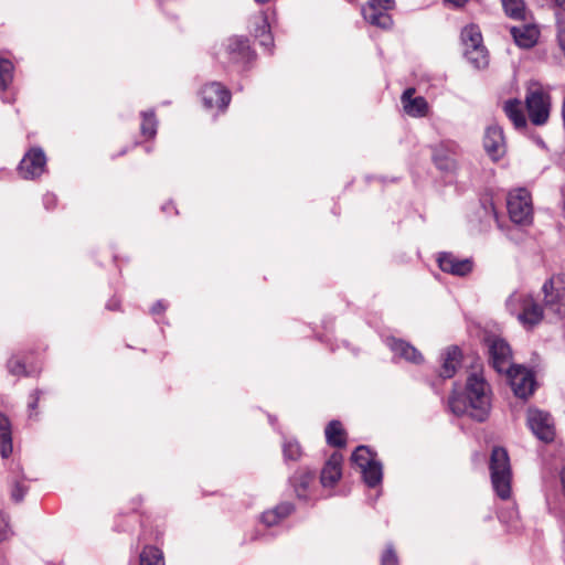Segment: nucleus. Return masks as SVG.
Masks as SVG:
<instances>
[{"instance_id": "1", "label": "nucleus", "mask_w": 565, "mask_h": 565, "mask_svg": "<svg viewBox=\"0 0 565 565\" xmlns=\"http://www.w3.org/2000/svg\"><path fill=\"white\" fill-rule=\"evenodd\" d=\"M452 413L467 414L477 422H483L490 413L489 385L481 372H472L467 377L466 393L463 397L452 396L449 399Z\"/></svg>"}, {"instance_id": "2", "label": "nucleus", "mask_w": 565, "mask_h": 565, "mask_svg": "<svg viewBox=\"0 0 565 565\" xmlns=\"http://www.w3.org/2000/svg\"><path fill=\"white\" fill-rule=\"evenodd\" d=\"M491 481L497 494L507 500L511 494V467L508 452L502 447L493 448L490 458Z\"/></svg>"}, {"instance_id": "3", "label": "nucleus", "mask_w": 565, "mask_h": 565, "mask_svg": "<svg viewBox=\"0 0 565 565\" xmlns=\"http://www.w3.org/2000/svg\"><path fill=\"white\" fill-rule=\"evenodd\" d=\"M351 460L360 469L363 480L369 487L373 488L381 483L383 477L382 465L375 459V454L369 447H356Z\"/></svg>"}, {"instance_id": "4", "label": "nucleus", "mask_w": 565, "mask_h": 565, "mask_svg": "<svg viewBox=\"0 0 565 565\" xmlns=\"http://www.w3.org/2000/svg\"><path fill=\"white\" fill-rule=\"evenodd\" d=\"M508 212L512 222L526 225L533 218V205L530 192L526 189H516L508 195Z\"/></svg>"}, {"instance_id": "5", "label": "nucleus", "mask_w": 565, "mask_h": 565, "mask_svg": "<svg viewBox=\"0 0 565 565\" xmlns=\"http://www.w3.org/2000/svg\"><path fill=\"white\" fill-rule=\"evenodd\" d=\"M545 308L557 317L565 315V275L551 277L542 288Z\"/></svg>"}, {"instance_id": "6", "label": "nucleus", "mask_w": 565, "mask_h": 565, "mask_svg": "<svg viewBox=\"0 0 565 565\" xmlns=\"http://www.w3.org/2000/svg\"><path fill=\"white\" fill-rule=\"evenodd\" d=\"M526 109L533 125H544L550 116V96L541 88H530L525 96Z\"/></svg>"}, {"instance_id": "7", "label": "nucleus", "mask_w": 565, "mask_h": 565, "mask_svg": "<svg viewBox=\"0 0 565 565\" xmlns=\"http://www.w3.org/2000/svg\"><path fill=\"white\" fill-rule=\"evenodd\" d=\"M489 348V361L492 367L498 372H508L513 367L512 352L510 345L500 338L493 337L487 340Z\"/></svg>"}, {"instance_id": "8", "label": "nucleus", "mask_w": 565, "mask_h": 565, "mask_svg": "<svg viewBox=\"0 0 565 565\" xmlns=\"http://www.w3.org/2000/svg\"><path fill=\"white\" fill-rule=\"evenodd\" d=\"M507 373L510 379L511 388L515 396L520 398H527L533 394L535 380L531 371L521 366H513Z\"/></svg>"}, {"instance_id": "9", "label": "nucleus", "mask_w": 565, "mask_h": 565, "mask_svg": "<svg viewBox=\"0 0 565 565\" xmlns=\"http://www.w3.org/2000/svg\"><path fill=\"white\" fill-rule=\"evenodd\" d=\"M46 164V158L41 148H32L22 158L19 164V173L23 179L32 180L40 177Z\"/></svg>"}, {"instance_id": "10", "label": "nucleus", "mask_w": 565, "mask_h": 565, "mask_svg": "<svg viewBox=\"0 0 565 565\" xmlns=\"http://www.w3.org/2000/svg\"><path fill=\"white\" fill-rule=\"evenodd\" d=\"M527 424L533 434L543 441H552L554 438V426L550 414L539 409H530Z\"/></svg>"}, {"instance_id": "11", "label": "nucleus", "mask_w": 565, "mask_h": 565, "mask_svg": "<svg viewBox=\"0 0 565 565\" xmlns=\"http://www.w3.org/2000/svg\"><path fill=\"white\" fill-rule=\"evenodd\" d=\"M202 100L206 108L224 110L231 102V93L220 83L206 84L201 89Z\"/></svg>"}, {"instance_id": "12", "label": "nucleus", "mask_w": 565, "mask_h": 565, "mask_svg": "<svg viewBox=\"0 0 565 565\" xmlns=\"http://www.w3.org/2000/svg\"><path fill=\"white\" fill-rule=\"evenodd\" d=\"M438 266L444 273L463 277L472 271L473 263L470 258L460 259L451 253H440Z\"/></svg>"}, {"instance_id": "13", "label": "nucleus", "mask_w": 565, "mask_h": 565, "mask_svg": "<svg viewBox=\"0 0 565 565\" xmlns=\"http://www.w3.org/2000/svg\"><path fill=\"white\" fill-rule=\"evenodd\" d=\"M483 147L493 160L500 159L505 153V141L501 127L493 125L487 128Z\"/></svg>"}, {"instance_id": "14", "label": "nucleus", "mask_w": 565, "mask_h": 565, "mask_svg": "<svg viewBox=\"0 0 565 565\" xmlns=\"http://www.w3.org/2000/svg\"><path fill=\"white\" fill-rule=\"evenodd\" d=\"M415 88L409 87L402 94L401 102L404 111L415 118L425 117L428 113V103L422 96H414Z\"/></svg>"}, {"instance_id": "15", "label": "nucleus", "mask_w": 565, "mask_h": 565, "mask_svg": "<svg viewBox=\"0 0 565 565\" xmlns=\"http://www.w3.org/2000/svg\"><path fill=\"white\" fill-rule=\"evenodd\" d=\"M342 461L343 457L339 452H333L324 463L320 481L323 487H333L342 476Z\"/></svg>"}, {"instance_id": "16", "label": "nucleus", "mask_w": 565, "mask_h": 565, "mask_svg": "<svg viewBox=\"0 0 565 565\" xmlns=\"http://www.w3.org/2000/svg\"><path fill=\"white\" fill-rule=\"evenodd\" d=\"M391 8H384L376 3L367 2L362 8V14L365 21H367L370 24L387 29L392 25V19L387 11Z\"/></svg>"}, {"instance_id": "17", "label": "nucleus", "mask_w": 565, "mask_h": 565, "mask_svg": "<svg viewBox=\"0 0 565 565\" xmlns=\"http://www.w3.org/2000/svg\"><path fill=\"white\" fill-rule=\"evenodd\" d=\"M510 33L515 44L522 49H530L534 46L539 40L540 31L533 24H522L512 26Z\"/></svg>"}, {"instance_id": "18", "label": "nucleus", "mask_w": 565, "mask_h": 565, "mask_svg": "<svg viewBox=\"0 0 565 565\" xmlns=\"http://www.w3.org/2000/svg\"><path fill=\"white\" fill-rule=\"evenodd\" d=\"M543 318L542 307L532 298L526 297L522 303V312L519 315L520 321L524 326L533 327Z\"/></svg>"}, {"instance_id": "19", "label": "nucleus", "mask_w": 565, "mask_h": 565, "mask_svg": "<svg viewBox=\"0 0 565 565\" xmlns=\"http://www.w3.org/2000/svg\"><path fill=\"white\" fill-rule=\"evenodd\" d=\"M24 480L25 477L22 472L21 466L19 463H14L11 468L10 487L11 499L15 502H21L28 491Z\"/></svg>"}, {"instance_id": "20", "label": "nucleus", "mask_w": 565, "mask_h": 565, "mask_svg": "<svg viewBox=\"0 0 565 565\" xmlns=\"http://www.w3.org/2000/svg\"><path fill=\"white\" fill-rule=\"evenodd\" d=\"M461 351L458 347H449L443 354V365L440 376L450 379L456 373L457 366L460 363Z\"/></svg>"}, {"instance_id": "21", "label": "nucleus", "mask_w": 565, "mask_h": 565, "mask_svg": "<svg viewBox=\"0 0 565 565\" xmlns=\"http://www.w3.org/2000/svg\"><path fill=\"white\" fill-rule=\"evenodd\" d=\"M388 345L396 355L404 358L406 361L413 363H420L423 361V355L420 352H418L416 348L403 340L392 339L390 340Z\"/></svg>"}, {"instance_id": "22", "label": "nucleus", "mask_w": 565, "mask_h": 565, "mask_svg": "<svg viewBox=\"0 0 565 565\" xmlns=\"http://www.w3.org/2000/svg\"><path fill=\"white\" fill-rule=\"evenodd\" d=\"M503 110L516 129L525 128L526 118L523 113L522 104L519 99L507 100L504 103Z\"/></svg>"}, {"instance_id": "23", "label": "nucleus", "mask_w": 565, "mask_h": 565, "mask_svg": "<svg viewBox=\"0 0 565 565\" xmlns=\"http://www.w3.org/2000/svg\"><path fill=\"white\" fill-rule=\"evenodd\" d=\"M12 452L11 422L0 413V454L2 458H8Z\"/></svg>"}, {"instance_id": "24", "label": "nucleus", "mask_w": 565, "mask_h": 565, "mask_svg": "<svg viewBox=\"0 0 565 565\" xmlns=\"http://www.w3.org/2000/svg\"><path fill=\"white\" fill-rule=\"evenodd\" d=\"M324 434L328 445L338 448L345 446V431L339 420H331Z\"/></svg>"}, {"instance_id": "25", "label": "nucleus", "mask_w": 565, "mask_h": 565, "mask_svg": "<svg viewBox=\"0 0 565 565\" xmlns=\"http://www.w3.org/2000/svg\"><path fill=\"white\" fill-rule=\"evenodd\" d=\"M313 479V473L310 471L299 470L290 479L289 482L294 487L296 495L299 499H306V491L309 483Z\"/></svg>"}, {"instance_id": "26", "label": "nucleus", "mask_w": 565, "mask_h": 565, "mask_svg": "<svg viewBox=\"0 0 565 565\" xmlns=\"http://www.w3.org/2000/svg\"><path fill=\"white\" fill-rule=\"evenodd\" d=\"M461 40L465 49L481 46L482 35L480 29L475 24L465 26L461 31Z\"/></svg>"}, {"instance_id": "27", "label": "nucleus", "mask_w": 565, "mask_h": 565, "mask_svg": "<svg viewBox=\"0 0 565 565\" xmlns=\"http://www.w3.org/2000/svg\"><path fill=\"white\" fill-rule=\"evenodd\" d=\"M465 56L476 68H483L488 65V55L483 45L465 49Z\"/></svg>"}, {"instance_id": "28", "label": "nucleus", "mask_w": 565, "mask_h": 565, "mask_svg": "<svg viewBox=\"0 0 565 565\" xmlns=\"http://www.w3.org/2000/svg\"><path fill=\"white\" fill-rule=\"evenodd\" d=\"M505 14L514 20L525 19V3L523 0H501Z\"/></svg>"}, {"instance_id": "29", "label": "nucleus", "mask_w": 565, "mask_h": 565, "mask_svg": "<svg viewBox=\"0 0 565 565\" xmlns=\"http://www.w3.org/2000/svg\"><path fill=\"white\" fill-rule=\"evenodd\" d=\"M140 565H164L163 555L153 546H146L140 553Z\"/></svg>"}, {"instance_id": "30", "label": "nucleus", "mask_w": 565, "mask_h": 565, "mask_svg": "<svg viewBox=\"0 0 565 565\" xmlns=\"http://www.w3.org/2000/svg\"><path fill=\"white\" fill-rule=\"evenodd\" d=\"M14 66L11 61L0 58V92L7 90L13 79Z\"/></svg>"}, {"instance_id": "31", "label": "nucleus", "mask_w": 565, "mask_h": 565, "mask_svg": "<svg viewBox=\"0 0 565 565\" xmlns=\"http://www.w3.org/2000/svg\"><path fill=\"white\" fill-rule=\"evenodd\" d=\"M282 454L286 461H297L302 456V449L295 439H286L282 444Z\"/></svg>"}, {"instance_id": "32", "label": "nucleus", "mask_w": 565, "mask_h": 565, "mask_svg": "<svg viewBox=\"0 0 565 565\" xmlns=\"http://www.w3.org/2000/svg\"><path fill=\"white\" fill-rule=\"evenodd\" d=\"M142 116V122H141V134L145 137L152 138L157 134V119L154 116V113L151 111H143L141 114Z\"/></svg>"}, {"instance_id": "33", "label": "nucleus", "mask_w": 565, "mask_h": 565, "mask_svg": "<svg viewBox=\"0 0 565 565\" xmlns=\"http://www.w3.org/2000/svg\"><path fill=\"white\" fill-rule=\"evenodd\" d=\"M434 162L438 169L444 171H449L455 168V160L441 149L435 151Z\"/></svg>"}, {"instance_id": "34", "label": "nucleus", "mask_w": 565, "mask_h": 565, "mask_svg": "<svg viewBox=\"0 0 565 565\" xmlns=\"http://www.w3.org/2000/svg\"><path fill=\"white\" fill-rule=\"evenodd\" d=\"M255 36L259 39V43L263 46L269 47L273 44L269 24L267 23V18L265 14H263V24L255 30Z\"/></svg>"}, {"instance_id": "35", "label": "nucleus", "mask_w": 565, "mask_h": 565, "mask_svg": "<svg viewBox=\"0 0 565 565\" xmlns=\"http://www.w3.org/2000/svg\"><path fill=\"white\" fill-rule=\"evenodd\" d=\"M248 49V41L244 38H232L228 40L227 51L230 54H243Z\"/></svg>"}, {"instance_id": "36", "label": "nucleus", "mask_w": 565, "mask_h": 565, "mask_svg": "<svg viewBox=\"0 0 565 565\" xmlns=\"http://www.w3.org/2000/svg\"><path fill=\"white\" fill-rule=\"evenodd\" d=\"M381 565H399L397 554L393 545H387L381 556Z\"/></svg>"}, {"instance_id": "37", "label": "nucleus", "mask_w": 565, "mask_h": 565, "mask_svg": "<svg viewBox=\"0 0 565 565\" xmlns=\"http://www.w3.org/2000/svg\"><path fill=\"white\" fill-rule=\"evenodd\" d=\"M274 511L276 512L280 521L288 516L294 511V505L289 502H284L274 508Z\"/></svg>"}, {"instance_id": "38", "label": "nucleus", "mask_w": 565, "mask_h": 565, "mask_svg": "<svg viewBox=\"0 0 565 565\" xmlns=\"http://www.w3.org/2000/svg\"><path fill=\"white\" fill-rule=\"evenodd\" d=\"M24 369V364L18 359H11L8 361V370L13 375L23 374Z\"/></svg>"}, {"instance_id": "39", "label": "nucleus", "mask_w": 565, "mask_h": 565, "mask_svg": "<svg viewBox=\"0 0 565 565\" xmlns=\"http://www.w3.org/2000/svg\"><path fill=\"white\" fill-rule=\"evenodd\" d=\"M262 521L268 526H273L279 522L278 515L273 510L266 511L262 514Z\"/></svg>"}, {"instance_id": "40", "label": "nucleus", "mask_w": 565, "mask_h": 565, "mask_svg": "<svg viewBox=\"0 0 565 565\" xmlns=\"http://www.w3.org/2000/svg\"><path fill=\"white\" fill-rule=\"evenodd\" d=\"M9 536V523L3 514H0V543Z\"/></svg>"}, {"instance_id": "41", "label": "nucleus", "mask_w": 565, "mask_h": 565, "mask_svg": "<svg viewBox=\"0 0 565 565\" xmlns=\"http://www.w3.org/2000/svg\"><path fill=\"white\" fill-rule=\"evenodd\" d=\"M164 309H166V306L163 305V302L157 301L151 308V313L158 315V313H161L162 311H164Z\"/></svg>"}, {"instance_id": "42", "label": "nucleus", "mask_w": 565, "mask_h": 565, "mask_svg": "<svg viewBox=\"0 0 565 565\" xmlns=\"http://www.w3.org/2000/svg\"><path fill=\"white\" fill-rule=\"evenodd\" d=\"M369 2L376 3L384 8H393L394 0H370Z\"/></svg>"}, {"instance_id": "43", "label": "nucleus", "mask_w": 565, "mask_h": 565, "mask_svg": "<svg viewBox=\"0 0 565 565\" xmlns=\"http://www.w3.org/2000/svg\"><path fill=\"white\" fill-rule=\"evenodd\" d=\"M33 399L32 402L29 403V408L30 409H35L36 406H38V402L40 399V392L39 391H35L32 396H31Z\"/></svg>"}, {"instance_id": "44", "label": "nucleus", "mask_w": 565, "mask_h": 565, "mask_svg": "<svg viewBox=\"0 0 565 565\" xmlns=\"http://www.w3.org/2000/svg\"><path fill=\"white\" fill-rule=\"evenodd\" d=\"M558 43L562 49V51L565 54V30L561 31L558 34Z\"/></svg>"}, {"instance_id": "45", "label": "nucleus", "mask_w": 565, "mask_h": 565, "mask_svg": "<svg viewBox=\"0 0 565 565\" xmlns=\"http://www.w3.org/2000/svg\"><path fill=\"white\" fill-rule=\"evenodd\" d=\"M107 308H108L109 310H117V309L119 308V302H118V300H116V299H111V300H109V302L107 303Z\"/></svg>"}, {"instance_id": "46", "label": "nucleus", "mask_w": 565, "mask_h": 565, "mask_svg": "<svg viewBox=\"0 0 565 565\" xmlns=\"http://www.w3.org/2000/svg\"><path fill=\"white\" fill-rule=\"evenodd\" d=\"M553 2L557 8L565 11V0H553Z\"/></svg>"}, {"instance_id": "47", "label": "nucleus", "mask_w": 565, "mask_h": 565, "mask_svg": "<svg viewBox=\"0 0 565 565\" xmlns=\"http://www.w3.org/2000/svg\"><path fill=\"white\" fill-rule=\"evenodd\" d=\"M49 201H54V198L52 195H46L45 196V203L47 204Z\"/></svg>"}, {"instance_id": "48", "label": "nucleus", "mask_w": 565, "mask_h": 565, "mask_svg": "<svg viewBox=\"0 0 565 565\" xmlns=\"http://www.w3.org/2000/svg\"><path fill=\"white\" fill-rule=\"evenodd\" d=\"M257 3H266L268 2L269 0H255Z\"/></svg>"}]
</instances>
